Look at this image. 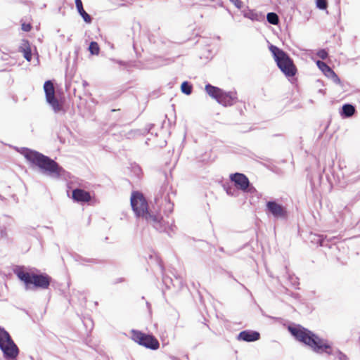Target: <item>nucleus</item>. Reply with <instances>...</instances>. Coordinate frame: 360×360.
I'll return each mask as SVG.
<instances>
[{
	"mask_svg": "<svg viewBox=\"0 0 360 360\" xmlns=\"http://www.w3.org/2000/svg\"><path fill=\"white\" fill-rule=\"evenodd\" d=\"M131 205L137 217H141L147 223L152 225L155 229L162 231L164 230L162 217L158 210L148 207V202L143 194L139 192H133L131 196Z\"/></svg>",
	"mask_w": 360,
	"mask_h": 360,
	"instance_id": "obj_1",
	"label": "nucleus"
},
{
	"mask_svg": "<svg viewBox=\"0 0 360 360\" xmlns=\"http://www.w3.org/2000/svg\"><path fill=\"white\" fill-rule=\"evenodd\" d=\"M291 334L300 342L309 345L317 353L331 354L330 347L324 340L320 339L311 331L300 327H289Z\"/></svg>",
	"mask_w": 360,
	"mask_h": 360,
	"instance_id": "obj_2",
	"label": "nucleus"
},
{
	"mask_svg": "<svg viewBox=\"0 0 360 360\" xmlns=\"http://www.w3.org/2000/svg\"><path fill=\"white\" fill-rule=\"evenodd\" d=\"M23 155L27 161L50 175L60 176L62 168L50 158L34 150H26Z\"/></svg>",
	"mask_w": 360,
	"mask_h": 360,
	"instance_id": "obj_3",
	"label": "nucleus"
},
{
	"mask_svg": "<svg viewBox=\"0 0 360 360\" xmlns=\"http://www.w3.org/2000/svg\"><path fill=\"white\" fill-rule=\"evenodd\" d=\"M18 278L24 283L27 289H48L51 282V277L46 274H35L19 268L15 271Z\"/></svg>",
	"mask_w": 360,
	"mask_h": 360,
	"instance_id": "obj_4",
	"label": "nucleus"
},
{
	"mask_svg": "<svg viewBox=\"0 0 360 360\" xmlns=\"http://www.w3.org/2000/svg\"><path fill=\"white\" fill-rule=\"evenodd\" d=\"M269 50L273 54L278 67L285 75L287 77L294 76L296 73V68L288 54L274 45L269 46Z\"/></svg>",
	"mask_w": 360,
	"mask_h": 360,
	"instance_id": "obj_5",
	"label": "nucleus"
},
{
	"mask_svg": "<svg viewBox=\"0 0 360 360\" xmlns=\"http://www.w3.org/2000/svg\"><path fill=\"white\" fill-rule=\"evenodd\" d=\"M0 349L6 359H14L19 353L18 347L9 333L1 327H0Z\"/></svg>",
	"mask_w": 360,
	"mask_h": 360,
	"instance_id": "obj_6",
	"label": "nucleus"
},
{
	"mask_svg": "<svg viewBox=\"0 0 360 360\" xmlns=\"http://www.w3.org/2000/svg\"><path fill=\"white\" fill-rule=\"evenodd\" d=\"M46 101L51 106L55 112L64 110L63 100H58L55 95V88L51 80L46 81L44 84Z\"/></svg>",
	"mask_w": 360,
	"mask_h": 360,
	"instance_id": "obj_7",
	"label": "nucleus"
},
{
	"mask_svg": "<svg viewBox=\"0 0 360 360\" xmlns=\"http://www.w3.org/2000/svg\"><path fill=\"white\" fill-rule=\"evenodd\" d=\"M131 338L134 341L147 348L156 349L159 347L158 341L151 335H146L140 331L132 330Z\"/></svg>",
	"mask_w": 360,
	"mask_h": 360,
	"instance_id": "obj_8",
	"label": "nucleus"
},
{
	"mask_svg": "<svg viewBox=\"0 0 360 360\" xmlns=\"http://www.w3.org/2000/svg\"><path fill=\"white\" fill-rule=\"evenodd\" d=\"M266 212L276 219H285L288 217L286 209L276 201H268L266 204Z\"/></svg>",
	"mask_w": 360,
	"mask_h": 360,
	"instance_id": "obj_9",
	"label": "nucleus"
},
{
	"mask_svg": "<svg viewBox=\"0 0 360 360\" xmlns=\"http://www.w3.org/2000/svg\"><path fill=\"white\" fill-rule=\"evenodd\" d=\"M230 179L233 181L237 187H238L243 191H247L252 188H249L250 181L243 174L236 173L231 174Z\"/></svg>",
	"mask_w": 360,
	"mask_h": 360,
	"instance_id": "obj_10",
	"label": "nucleus"
},
{
	"mask_svg": "<svg viewBox=\"0 0 360 360\" xmlns=\"http://www.w3.org/2000/svg\"><path fill=\"white\" fill-rule=\"evenodd\" d=\"M237 100L236 93L234 92H225L221 90L219 96L217 101L223 105L224 106H230L233 105Z\"/></svg>",
	"mask_w": 360,
	"mask_h": 360,
	"instance_id": "obj_11",
	"label": "nucleus"
},
{
	"mask_svg": "<svg viewBox=\"0 0 360 360\" xmlns=\"http://www.w3.org/2000/svg\"><path fill=\"white\" fill-rule=\"evenodd\" d=\"M316 65L322 71V72L328 77L331 78L333 81L339 84L340 83V79L335 74V72L324 62L318 60L316 61Z\"/></svg>",
	"mask_w": 360,
	"mask_h": 360,
	"instance_id": "obj_12",
	"label": "nucleus"
},
{
	"mask_svg": "<svg viewBox=\"0 0 360 360\" xmlns=\"http://www.w3.org/2000/svg\"><path fill=\"white\" fill-rule=\"evenodd\" d=\"M259 333L256 331L244 330L238 335V339L246 342H252L259 340Z\"/></svg>",
	"mask_w": 360,
	"mask_h": 360,
	"instance_id": "obj_13",
	"label": "nucleus"
},
{
	"mask_svg": "<svg viewBox=\"0 0 360 360\" xmlns=\"http://www.w3.org/2000/svg\"><path fill=\"white\" fill-rule=\"evenodd\" d=\"M72 198L77 202H89L90 194L82 189L77 188L72 191Z\"/></svg>",
	"mask_w": 360,
	"mask_h": 360,
	"instance_id": "obj_14",
	"label": "nucleus"
},
{
	"mask_svg": "<svg viewBox=\"0 0 360 360\" xmlns=\"http://www.w3.org/2000/svg\"><path fill=\"white\" fill-rule=\"evenodd\" d=\"M222 89L214 86L211 84H207L205 86V91L207 94L212 97V98H214L216 101L217 100L218 97L219 96V94H221Z\"/></svg>",
	"mask_w": 360,
	"mask_h": 360,
	"instance_id": "obj_15",
	"label": "nucleus"
},
{
	"mask_svg": "<svg viewBox=\"0 0 360 360\" xmlns=\"http://www.w3.org/2000/svg\"><path fill=\"white\" fill-rule=\"evenodd\" d=\"M355 111V108L352 105L345 104L342 105L340 113L342 117H350L354 114Z\"/></svg>",
	"mask_w": 360,
	"mask_h": 360,
	"instance_id": "obj_16",
	"label": "nucleus"
},
{
	"mask_svg": "<svg viewBox=\"0 0 360 360\" xmlns=\"http://www.w3.org/2000/svg\"><path fill=\"white\" fill-rule=\"evenodd\" d=\"M75 5L79 13L82 16L85 22H90V15L84 11L81 0H75Z\"/></svg>",
	"mask_w": 360,
	"mask_h": 360,
	"instance_id": "obj_17",
	"label": "nucleus"
},
{
	"mask_svg": "<svg viewBox=\"0 0 360 360\" xmlns=\"http://www.w3.org/2000/svg\"><path fill=\"white\" fill-rule=\"evenodd\" d=\"M20 51L23 53L24 58L27 61H30L32 60V51L28 41L23 44V46L21 47Z\"/></svg>",
	"mask_w": 360,
	"mask_h": 360,
	"instance_id": "obj_18",
	"label": "nucleus"
},
{
	"mask_svg": "<svg viewBox=\"0 0 360 360\" xmlns=\"http://www.w3.org/2000/svg\"><path fill=\"white\" fill-rule=\"evenodd\" d=\"M266 19L272 25H277L278 23V17L275 13H269L266 15Z\"/></svg>",
	"mask_w": 360,
	"mask_h": 360,
	"instance_id": "obj_19",
	"label": "nucleus"
},
{
	"mask_svg": "<svg viewBox=\"0 0 360 360\" xmlns=\"http://www.w3.org/2000/svg\"><path fill=\"white\" fill-rule=\"evenodd\" d=\"M181 89L184 94L190 95L192 91V86L188 82H184L181 84Z\"/></svg>",
	"mask_w": 360,
	"mask_h": 360,
	"instance_id": "obj_20",
	"label": "nucleus"
},
{
	"mask_svg": "<svg viewBox=\"0 0 360 360\" xmlns=\"http://www.w3.org/2000/svg\"><path fill=\"white\" fill-rule=\"evenodd\" d=\"M21 29L22 31L24 32H30L31 31V30L32 29V25L30 22H21Z\"/></svg>",
	"mask_w": 360,
	"mask_h": 360,
	"instance_id": "obj_21",
	"label": "nucleus"
},
{
	"mask_svg": "<svg viewBox=\"0 0 360 360\" xmlns=\"http://www.w3.org/2000/svg\"><path fill=\"white\" fill-rule=\"evenodd\" d=\"M313 242L319 243L320 246H323L324 238L323 236H316L314 235V238L312 239Z\"/></svg>",
	"mask_w": 360,
	"mask_h": 360,
	"instance_id": "obj_22",
	"label": "nucleus"
},
{
	"mask_svg": "<svg viewBox=\"0 0 360 360\" xmlns=\"http://www.w3.org/2000/svg\"><path fill=\"white\" fill-rule=\"evenodd\" d=\"M327 1L326 0H316V6L319 9L324 10L327 8Z\"/></svg>",
	"mask_w": 360,
	"mask_h": 360,
	"instance_id": "obj_23",
	"label": "nucleus"
},
{
	"mask_svg": "<svg viewBox=\"0 0 360 360\" xmlns=\"http://www.w3.org/2000/svg\"><path fill=\"white\" fill-rule=\"evenodd\" d=\"M99 46L96 42L91 41V55H98Z\"/></svg>",
	"mask_w": 360,
	"mask_h": 360,
	"instance_id": "obj_24",
	"label": "nucleus"
},
{
	"mask_svg": "<svg viewBox=\"0 0 360 360\" xmlns=\"http://www.w3.org/2000/svg\"><path fill=\"white\" fill-rule=\"evenodd\" d=\"M317 56L321 59H326L328 56V52L325 49H321L317 52Z\"/></svg>",
	"mask_w": 360,
	"mask_h": 360,
	"instance_id": "obj_25",
	"label": "nucleus"
},
{
	"mask_svg": "<svg viewBox=\"0 0 360 360\" xmlns=\"http://www.w3.org/2000/svg\"><path fill=\"white\" fill-rule=\"evenodd\" d=\"M236 8H240L243 6V3L240 0H229Z\"/></svg>",
	"mask_w": 360,
	"mask_h": 360,
	"instance_id": "obj_26",
	"label": "nucleus"
},
{
	"mask_svg": "<svg viewBox=\"0 0 360 360\" xmlns=\"http://www.w3.org/2000/svg\"><path fill=\"white\" fill-rule=\"evenodd\" d=\"M338 359L339 360H348L347 356L340 352H338Z\"/></svg>",
	"mask_w": 360,
	"mask_h": 360,
	"instance_id": "obj_27",
	"label": "nucleus"
},
{
	"mask_svg": "<svg viewBox=\"0 0 360 360\" xmlns=\"http://www.w3.org/2000/svg\"><path fill=\"white\" fill-rule=\"evenodd\" d=\"M226 193L229 194V195H234V191H232V189L231 188H227L226 189Z\"/></svg>",
	"mask_w": 360,
	"mask_h": 360,
	"instance_id": "obj_28",
	"label": "nucleus"
},
{
	"mask_svg": "<svg viewBox=\"0 0 360 360\" xmlns=\"http://www.w3.org/2000/svg\"><path fill=\"white\" fill-rule=\"evenodd\" d=\"M136 171H138V172H140V171H141V169H140V168H139V167H136Z\"/></svg>",
	"mask_w": 360,
	"mask_h": 360,
	"instance_id": "obj_29",
	"label": "nucleus"
}]
</instances>
